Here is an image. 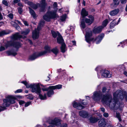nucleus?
<instances>
[{
	"mask_svg": "<svg viewBox=\"0 0 127 127\" xmlns=\"http://www.w3.org/2000/svg\"><path fill=\"white\" fill-rule=\"evenodd\" d=\"M104 34L102 33L96 37L95 40L96 41V43L98 44L99 43L104 37Z\"/></svg>",
	"mask_w": 127,
	"mask_h": 127,
	"instance_id": "16",
	"label": "nucleus"
},
{
	"mask_svg": "<svg viewBox=\"0 0 127 127\" xmlns=\"http://www.w3.org/2000/svg\"><path fill=\"white\" fill-rule=\"evenodd\" d=\"M28 98L30 100H32L33 99V96L32 95L28 96Z\"/></svg>",
	"mask_w": 127,
	"mask_h": 127,
	"instance_id": "54",
	"label": "nucleus"
},
{
	"mask_svg": "<svg viewBox=\"0 0 127 127\" xmlns=\"http://www.w3.org/2000/svg\"><path fill=\"white\" fill-rule=\"evenodd\" d=\"M61 51L62 53L65 52L67 49L66 47V45L64 43H62L61 47Z\"/></svg>",
	"mask_w": 127,
	"mask_h": 127,
	"instance_id": "27",
	"label": "nucleus"
},
{
	"mask_svg": "<svg viewBox=\"0 0 127 127\" xmlns=\"http://www.w3.org/2000/svg\"><path fill=\"white\" fill-rule=\"evenodd\" d=\"M79 115L81 117L84 118H87L88 116L87 112L83 110L79 112Z\"/></svg>",
	"mask_w": 127,
	"mask_h": 127,
	"instance_id": "18",
	"label": "nucleus"
},
{
	"mask_svg": "<svg viewBox=\"0 0 127 127\" xmlns=\"http://www.w3.org/2000/svg\"><path fill=\"white\" fill-rule=\"evenodd\" d=\"M124 74L126 76H127V72L126 71H124Z\"/></svg>",
	"mask_w": 127,
	"mask_h": 127,
	"instance_id": "64",
	"label": "nucleus"
},
{
	"mask_svg": "<svg viewBox=\"0 0 127 127\" xmlns=\"http://www.w3.org/2000/svg\"><path fill=\"white\" fill-rule=\"evenodd\" d=\"M28 41H29V42L30 43V44H32V41H31V40L29 39H28Z\"/></svg>",
	"mask_w": 127,
	"mask_h": 127,
	"instance_id": "62",
	"label": "nucleus"
},
{
	"mask_svg": "<svg viewBox=\"0 0 127 127\" xmlns=\"http://www.w3.org/2000/svg\"><path fill=\"white\" fill-rule=\"evenodd\" d=\"M31 92L37 95L41 93V89L38 83L33 84L31 88Z\"/></svg>",
	"mask_w": 127,
	"mask_h": 127,
	"instance_id": "8",
	"label": "nucleus"
},
{
	"mask_svg": "<svg viewBox=\"0 0 127 127\" xmlns=\"http://www.w3.org/2000/svg\"><path fill=\"white\" fill-rule=\"evenodd\" d=\"M8 17L11 19H12L13 17V14L12 13H10L7 15Z\"/></svg>",
	"mask_w": 127,
	"mask_h": 127,
	"instance_id": "44",
	"label": "nucleus"
},
{
	"mask_svg": "<svg viewBox=\"0 0 127 127\" xmlns=\"http://www.w3.org/2000/svg\"><path fill=\"white\" fill-rule=\"evenodd\" d=\"M51 51L55 55H57L59 52V50L57 47H55L52 49Z\"/></svg>",
	"mask_w": 127,
	"mask_h": 127,
	"instance_id": "33",
	"label": "nucleus"
},
{
	"mask_svg": "<svg viewBox=\"0 0 127 127\" xmlns=\"http://www.w3.org/2000/svg\"><path fill=\"white\" fill-rule=\"evenodd\" d=\"M103 28L102 26H95L93 28L92 30L93 32L95 34H97L100 33Z\"/></svg>",
	"mask_w": 127,
	"mask_h": 127,
	"instance_id": "13",
	"label": "nucleus"
},
{
	"mask_svg": "<svg viewBox=\"0 0 127 127\" xmlns=\"http://www.w3.org/2000/svg\"><path fill=\"white\" fill-rule=\"evenodd\" d=\"M109 115L108 113H104L103 114V116L105 117H107Z\"/></svg>",
	"mask_w": 127,
	"mask_h": 127,
	"instance_id": "51",
	"label": "nucleus"
},
{
	"mask_svg": "<svg viewBox=\"0 0 127 127\" xmlns=\"http://www.w3.org/2000/svg\"><path fill=\"white\" fill-rule=\"evenodd\" d=\"M61 69H58L57 70V72L58 73H60V74L56 78V79L57 80L58 78L59 79H64L66 77V74L65 70H63L62 71Z\"/></svg>",
	"mask_w": 127,
	"mask_h": 127,
	"instance_id": "10",
	"label": "nucleus"
},
{
	"mask_svg": "<svg viewBox=\"0 0 127 127\" xmlns=\"http://www.w3.org/2000/svg\"><path fill=\"white\" fill-rule=\"evenodd\" d=\"M74 28L72 26H69L67 30L70 31L71 32L73 31L74 30Z\"/></svg>",
	"mask_w": 127,
	"mask_h": 127,
	"instance_id": "42",
	"label": "nucleus"
},
{
	"mask_svg": "<svg viewBox=\"0 0 127 127\" xmlns=\"http://www.w3.org/2000/svg\"><path fill=\"white\" fill-rule=\"evenodd\" d=\"M15 98L12 96H9L7 98L4 99L2 106L0 107V112L6 109V107H9L10 104L15 103Z\"/></svg>",
	"mask_w": 127,
	"mask_h": 127,
	"instance_id": "3",
	"label": "nucleus"
},
{
	"mask_svg": "<svg viewBox=\"0 0 127 127\" xmlns=\"http://www.w3.org/2000/svg\"><path fill=\"white\" fill-rule=\"evenodd\" d=\"M66 15L65 14L62 16L61 17L60 19L62 21H65L66 19Z\"/></svg>",
	"mask_w": 127,
	"mask_h": 127,
	"instance_id": "41",
	"label": "nucleus"
},
{
	"mask_svg": "<svg viewBox=\"0 0 127 127\" xmlns=\"http://www.w3.org/2000/svg\"><path fill=\"white\" fill-rule=\"evenodd\" d=\"M9 34V33L7 32L5 30H3L0 31V36H2L4 35L7 34Z\"/></svg>",
	"mask_w": 127,
	"mask_h": 127,
	"instance_id": "38",
	"label": "nucleus"
},
{
	"mask_svg": "<svg viewBox=\"0 0 127 127\" xmlns=\"http://www.w3.org/2000/svg\"><path fill=\"white\" fill-rule=\"evenodd\" d=\"M84 100H83L82 101V104L83 105H86L87 104V103L85 102H84Z\"/></svg>",
	"mask_w": 127,
	"mask_h": 127,
	"instance_id": "59",
	"label": "nucleus"
},
{
	"mask_svg": "<svg viewBox=\"0 0 127 127\" xmlns=\"http://www.w3.org/2000/svg\"><path fill=\"white\" fill-rule=\"evenodd\" d=\"M73 107L76 108L78 110H81L83 109L84 107V106H82L79 103H77L74 101L73 103Z\"/></svg>",
	"mask_w": 127,
	"mask_h": 127,
	"instance_id": "15",
	"label": "nucleus"
},
{
	"mask_svg": "<svg viewBox=\"0 0 127 127\" xmlns=\"http://www.w3.org/2000/svg\"><path fill=\"white\" fill-rule=\"evenodd\" d=\"M61 127H67V125L66 124H64L61 126Z\"/></svg>",
	"mask_w": 127,
	"mask_h": 127,
	"instance_id": "57",
	"label": "nucleus"
},
{
	"mask_svg": "<svg viewBox=\"0 0 127 127\" xmlns=\"http://www.w3.org/2000/svg\"><path fill=\"white\" fill-rule=\"evenodd\" d=\"M76 45V42L75 41H72L70 42V43L68 44V46L69 47H72V45Z\"/></svg>",
	"mask_w": 127,
	"mask_h": 127,
	"instance_id": "40",
	"label": "nucleus"
},
{
	"mask_svg": "<svg viewBox=\"0 0 127 127\" xmlns=\"http://www.w3.org/2000/svg\"><path fill=\"white\" fill-rule=\"evenodd\" d=\"M101 111L103 112H104L105 111V109L103 108H101Z\"/></svg>",
	"mask_w": 127,
	"mask_h": 127,
	"instance_id": "63",
	"label": "nucleus"
},
{
	"mask_svg": "<svg viewBox=\"0 0 127 127\" xmlns=\"http://www.w3.org/2000/svg\"><path fill=\"white\" fill-rule=\"evenodd\" d=\"M49 123L50 124L54 125L57 126L58 127L61 124V120L59 119L55 118L50 120L49 121Z\"/></svg>",
	"mask_w": 127,
	"mask_h": 127,
	"instance_id": "11",
	"label": "nucleus"
},
{
	"mask_svg": "<svg viewBox=\"0 0 127 127\" xmlns=\"http://www.w3.org/2000/svg\"><path fill=\"white\" fill-rule=\"evenodd\" d=\"M22 92V90L21 89H19L17 90L15 92V93H20L21 92Z\"/></svg>",
	"mask_w": 127,
	"mask_h": 127,
	"instance_id": "50",
	"label": "nucleus"
},
{
	"mask_svg": "<svg viewBox=\"0 0 127 127\" xmlns=\"http://www.w3.org/2000/svg\"><path fill=\"white\" fill-rule=\"evenodd\" d=\"M106 125V123L104 119H101L98 122V126L99 127H104Z\"/></svg>",
	"mask_w": 127,
	"mask_h": 127,
	"instance_id": "19",
	"label": "nucleus"
},
{
	"mask_svg": "<svg viewBox=\"0 0 127 127\" xmlns=\"http://www.w3.org/2000/svg\"><path fill=\"white\" fill-rule=\"evenodd\" d=\"M28 5L34 9H37L38 6L40 7V4L39 3H36V4H34L32 2L29 1L28 2Z\"/></svg>",
	"mask_w": 127,
	"mask_h": 127,
	"instance_id": "17",
	"label": "nucleus"
},
{
	"mask_svg": "<svg viewBox=\"0 0 127 127\" xmlns=\"http://www.w3.org/2000/svg\"><path fill=\"white\" fill-rule=\"evenodd\" d=\"M2 3L6 6H8V4L6 0H3L2 1Z\"/></svg>",
	"mask_w": 127,
	"mask_h": 127,
	"instance_id": "47",
	"label": "nucleus"
},
{
	"mask_svg": "<svg viewBox=\"0 0 127 127\" xmlns=\"http://www.w3.org/2000/svg\"><path fill=\"white\" fill-rule=\"evenodd\" d=\"M30 31L29 29H26L25 30L21 31V34L24 35H26L28 34Z\"/></svg>",
	"mask_w": 127,
	"mask_h": 127,
	"instance_id": "30",
	"label": "nucleus"
},
{
	"mask_svg": "<svg viewBox=\"0 0 127 127\" xmlns=\"http://www.w3.org/2000/svg\"><path fill=\"white\" fill-rule=\"evenodd\" d=\"M92 35V32L90 29H89L88 32H86L85 35V40L88 43H90L91 41H93L94 38H91Z\"/></svg>",
	"mask_w": 127,
	"mask_h": 127,
	"instance_id": "9",
	"label": "nucleus"
},
{
	"mask_svg": "<svg viewBox=\"0 0 127 127\" xmlns=\"http://www.w3.org/2000/svg\"><path fill=\"white\" fill-rule=\"evenodd\" d=\"M20 1V0H14L13 1V2L14 3H16Z\"/></svg>",
	"mask_w": 127,
	"mask_h": 127,
	"instance_id": "56",
	"label": "nucleus"
},
{
	"mask_svg": "<svg viewBox=\"0 0 127 127\" xmlns=\"http://www.w3.org/2000/svg\"><path fill=\"white\" fill-rule=\"evenodd\" d=\"M6 52L8 56L12 55L14 56L17 54L16 51L12 50L7 51Z\"/></svg>",
	"mask_w": 127,
	"mask_h": 127,
	"instance_id": "22",
	"label": "nucleus"
},
{
	"mask_svg": "<svg viewBox=\"0 0 127 127\" xmlns=\"http://www.w3.org/2000/svg\"><path fill=\"white\" fill-rule=\"evenodd\" d=\"M39 96L41 99L44 100L46 99V94H45L44 95H43L41 94V93L39 94H38Z\"/></svg>",
	"mask_w": 127,
	"mask_h": 127,
	"instance_id": "34",
	"label": "nucleus"
},
{
	"mask_svg": "<svg viewBox=\"0 0 127 127\" xmlns=\"http://www.w3.org/2000/svg\"><path fill=\"white\" fill-rule=\"evenodd\" d=\"M31 101H29L25 103V107H27L29 106L31 104Z\"/></svg>",
	"mask_w": 127,
	"mask_h": 127,
	"instance_id": "46",
	"label": "nucleus"
},
{
	"mask_svg": "<svg viewBox=\"0 0 127 127\" xmlns=\"http://www.w3.org/2000/svg\"><path fill=\"white\" fill-rule=\"evenodd\" d=\"M49 88V87L48 88H42V90L43 91H48V90H49V89H50V88Z\"/></svg>",
	"mask_w": 127,
	"mask_h": 127,
	"instance_id": "52",
	"label": "nucleus"
},
{
	"mask_svg": "<svg viewBox=\"0 0 127 127\" xmlns=\"http://www.w3.org/2000/svg\"><path fill=\"white\" fill-rule=\"evenodd\" d=\"M3 16L1 13L0 12V20H1L3 19Z\"/></svg>",
	"mask_w": 127,
	"mask_h": 127,
	"instance_id": "61",
	"label": "nucleus"
},
{
	"mask_svg": "<svg viewBox=\"0 0 127 127\" xmlns=\"http://www.w3.org/2000/svg\"><path fill=\"white\" fill-rule=\"evenodd\" d=\"M19 104L22 106H23L24 104L25 103V102L22 100H20L19 102Z\"/></svg>",
	"mask_w": 127,
	"mask_h": 127,
	"instance_id": "45",
	"label": "nucleus"
},
{
	"mask_svg": "<svg viewBox=\"0 0 127 127\" xmlns=\"http://www.w3.org/2000/svg\"><path fill=\"white\" fill-rule=\"evenodd\" d=\"M45 50L39 53H35L32 55L30 56L29 58V60L32 61L38 57L43 55L46 53L50 52L51 49L50 48L47 46H46L44 47Z\"/></svg>",
	"mask_w": 127,
	"mask_h": 127,
	"instance_id": "4",
	"label": "nucleus"
},
{
	"mask_svg": "<svg viewBox=\"0 0 127 127\" xmlns=\"http://www.w3.org/2000/svg\"><path fill=\"white\" fill-rule=\"evenodd\" d=\"M51 32L53 37L54 38H56L58 35V36L60 35L58 32H56L53 30L51 31Z\"/></svg>",
	"mask_w": 127,
	"mask_h": 127,
	"instance_id": "25",
	"label": "nucleus"
},
{
	"mask_svg": "<svg viewBox=\"0 0 127 127\" xmlns=\"http://www.w3.org/2000/svg\"><path fill=\"white\" fill-rule=\"evenodd\" d=\"M23 23H24V24L26 25V26H28V23L26 21H23Z\"/></svg>",
	"mask_w": 127,
	"mask_h": 127,
	"instance_id": "60",
	"label": "nucleus"
},
{
	"mask_svg": "<svg viewBox=\"0 0 127 127\" xmlns=\"http://www.w3.org/2000/svg\"><path fill=\"white\" fill-rule=\"evenodd\" d=\"M116 117L120 121H121V117L120 114L117 112H116Z\"/></svg>",
	"mask_w": 127,
	"mask_h": 127,
	"instance_id": "43",
	"label": "nucleus"
},
{
	"mask_svg": "<svg viewBox=\"0 0 127 127\" xmlns=\"http://www.w3.org/2000/svg\"><path fill=\"white\" fill-rule=\"evenodd\" d=\"M88 17L90 19L86 18L85 20L86 23L88 24V25H90L92 23H93L94 20V17L92 15H89Z\"/></svg>",
	"mask_w": 127,
	"mask_h": 127,
	"instance_id": "14",
	"label": "nucleus"
},
{
	"mask_svg": "<svg viewBox=\"0 0 127 127\" xmlns=\"http://www.w3.org/2000/svg\"><path fill=\"white\" fill-rule=\"evenodd\" d=\"M121 44L122 45V47L123 48L124 47V46H127V40H125L122 42H121L120 44L119 45H118V46H120Z\"/></svg>",
	"mask_w": 127,
	"mask_h": 127,
	"instance_id": "32",
	"label": "nucleus"
},
{
	"mask_svg": "<svg viewBox=\"0 0 127 127\" xmlns=\"http://www.w3.org/2000/svg\"><path fill=\"white\" fill-rule=\"evenodd\" d=\"M45 21L43 20H41L37 26V29L33 31L32 32V37L34 39H37L39 36V31L41 29V27L45 24Z\"/></svg>",
	"mask_w": 127,
	"mask_h": 127,
	"instance_id": "5",
	"label": "nucleus"
},
{
	"mask_svg": "<svg viewBox=\"0 0 127 127\" xmlns=\"http://www.w3.org/2000/svg\"><path fill=\"white\" fill-rule=\"evenodd\" d=\"M113 1L114 5L117 6L120 3L119 0H113Z\"/></svg>",
	"mask_w": 127,
	"mask_h": 127,
	"instance_id": "39",
	"label": "nucleus"
},
{
	"mask_svg": "<svg viewBox=\"0 0 127 127\" xmlns=\"http://www.w3.org/2000/svg\"><path fill=\"white\" fill-rule=\"evenodd\" d=\"M108 23V20L107 19H106L103 22L102 24V25L101 26L103 27L104 28L106 26Z\"/></svg>",
	"mask_w": 127,
	"mask_h": 127,
	"instance_id": "37",
	"label": "nucleus"
},
{
	"mask_svg": "<svg viewBox=\"0 0 127 127\" xmlns=\"http://www.w3.org/2000/svg\"><path fill=\"white\" fill-rule=\"evenodd\" d=\"M119 11V9L117 8L109 12V14L111 16H114L117 14Z\"/></svg>",
	"mask_w": 127,
	"mask_h": 127,
	"instance_id": "20",
	"label": "nucleus"
},
{
	"mask_svg": "<svg viewBox=\"0 0 127 127\" xmlns=\"http://www.w3.org/2000/svg\"><path fill=\"white\" fill-rule=\"evenodd\" d=\"M56 13L54 11H49L43 16V19L46 21H49L51 19L55 18L56 17Z\"/></svg>",
	"mask_w": 127,
	"mask_h": 127,
	"instance_id": "7",
	"label": "nucleus"
},
{
	"mask_svg": "<svg viewBox=\"0 0 127 127\" xmlns=\"http://www.w3.org/2000/svg\"><path fill=\"white\" fill-rule=\"evenodd\" d=\"M26 36H24L23 37L22 36L20 35L19 33L17 32L13 35L11 36V40L7 41L5 45L6 48L10 46H13L16 49H18L21 47L22 44L19 42L16 41L20 38H26Z\"/></svg>",
	"mask_w": 127,
	"mask_h": 127,
	"instance_id": "2",
	"label": "nucleus"
},
{
	"mask_svg": "<svg viewBox=\"0 0 127 127\" xmlns=\"http://www.w3.org/2000/svg\"><path fill=\"white\" fill-rule=\"evenodd\" d=\"M18 9L19 13L20 14H21L23 12V10L20 7H19L18 8Z\"/></svg>",
	"mask_w": 127,
	"mask_h": 127,
	"instance_id": "48",
	"label": "nucleus"
},
{
	"mask_svg": "<svg viewBox=\"0 0 127 127\" xmlns=\"http://www.w3.org/2000/svg\"><path fill=\"white\" fill-rule=\"evenodd\" d=\"M22 83L24 84L26 86L27 88H30L31 89L33 84H31L28 83L26 81H23Z\"/></svg>",
	"mask_w": 127,
	"mask_h": 127,
	"instance_id": "28",
	"label": "nucleus"
},
{
	"mask_svg": "<svg viewBox=\"0 0 127 127\" xmlns=\"http://www.w3.org/2000/svg\"><path fill=\"white\" fill-rule=\"evenodd\" d=\"M40 11L43 12L45 11L46 6L47 3H46V0H41L40 2Z\"/></svg>",
	"mask_w": 127,
	"mask_h": 127,
	"instance_id": "12",
	"label": "nucleus"
},
{
	"mask_svg": "<svg viewBox=\"0 0 127 127\" xmlns=\"http://www.w3.org/2000/svg\"><path fill=\"white\" fill-rule=\"evenodd\" d=\"M57 42L59 44L62 43L63 42V40L61 34L57 37Z\"/></svg>",
	"mask_w": 127,
	"mask_h": 127,
	"instance_id": "31",
	"label": "nucleus"
},
{
	"mask_svg": "<svg viewBox=\"0 0 127 127\" xmlns=\"http://www.w3.org/2000/svg\"><path fill=\"white\" fill-rule=\"evenodd\" d=\"M5 48L4 47L1 46L0 47V51H1L5 50Z\"/></svg>",
	"mask_w": 127,
	"mask_h": 127,
	"instance_id": "49",
	"label": "nucleus"
},
{
	"mask_svg": "<svg viewBox=\"0 0 127 127\" xmlns=\"http://www.w3.org/2000/svg\"><path fill=\"white\" fill-rule=\"evenodd\" d=\"M101 67L100 66H98L95 68V70L97 71V73L98 78H100V75L98 73L99 71L101 74L102 78H110L111 76V75L108 71L106 70H101Z\"/></svg>",
	"mask_w": 127,
	"mask_h": 127,
	"instance_id": "6",
	"label": "nucleus"
},
{
	"mask_svg": "<svg viewBox=\"0 0 127 127\" xmlns=\"http://www.w3.org/2000/svg\"><path fill=\"white\" fill-rule=\"evenodd\" d=\"M109 91H107L106 87H103L102 89V92L98 91L94 93L92 98L96 101L99 100L101 98L102 102L103 103L108 104L111 109L121 110L124 106L122 103H120L118 99L122 100L125 97L127 101V92L125 91L118 90L113 93V99L111 95L108 94Z\"/></svg>",
	"mask_w": 127,
	"mask_h": 127,
	"instance_id": "1",
	"label": "nucleus"
},
{
	"mask_svg": "<svg viewBox=\"0 0 127 127\" xmlns=\"http://www.w3.org/2000/svg\"><path fill=\"white\" fill-rule=\"evenodd\" d=\"M80 26L81 28H83V29H84L85 27V23L84 20L83 19H82L81 20Z\"/></svg>",
	"mask_w": 127,
	"mask_h": 127,
	"instance_id": "36",
	"label": "nucleus"
},
{
	"mask_svg": "<svg viewBox=\"0 0 127 127\" xmlns=\"http://www.w3.org/2000/svg\"><path fill=\"white\" fill-rule=\"evenodd\" d=\"M120 0L122 4L125 3L127 1V0Z\"/></svg>",
	"mask_w": 127,
	"mask_h": 127,
	"instance_id": "53",
	"label": "nucleus"
},
{
	"mask_svg": "<svg viewBox=\"0 0 127 127\" xmlns=\"http://www.w3.org/2000/svg\"><path fill=\"white\" fill-rule=\"evenodd\" d=\"M81 14L82 17L84 18L85 16H87L88 14V13L85 9L83 8L82 10Z\"/></svg>",
	"mask_w": 127,
	"mask_h": 127,
	"instance_id": "24",
	"label": "nucleus"
},
{
	"mask_svg": "<svg viewBox=\"0 0 127 127\" xmlns=\"http://www.w3.org/2000/svg\"><path fill=\"white\" fill-rule=\"evenodd\" d=\"M116 22L115 20H114L110 24V27L111 29L114 28L116 25Z\"/></svg>",
	"mask_w": 127,
	"mask_h": 127,
	"instance_id": "35",
	"label": "nucleus"
},
{
	"mask_svg": "<svg viewBox=\"0 0 127 127\" xmlns=\"http://www.w3.org/2000/svg\"><path fill=\"white\" fill-rule=\"evenodd\" d=\"M29 9L30 13L34 18H35L36 17V14L34 11L30 7H29Z\"/></svg>",
	"mask_w": 127,
	"mask_h": 127,
	"instance_id": "29",
	"label": "nucleus"
},
{
	"mask_svg": "<svg viewBox=\"0 0 127 127\" xmlns=\"http://www.w3.org/2000/svg\"><path fill=\"white\" fill-rule=\"evenodd\" d=\"M53 6L54 7L56 8L57 6V4L56 2H54L53 4Z\"/></svg>",
	"mask_w": 127,
	"mask_h": 127,
	"instance_id": "55",
	"label": "nucleus"
},
{
	"mask_svg": "<svg viewBox=\"0 0 127 127\" xmlns=\"http://www.w3.org/2000/svg\"><path fill=\"white\" fill-rule=\"evenodd\" d=\"M54 94V92L53 89H49L48 90L47 93V96L49 97H50L51 95H53Z\"/></svg>",
	"mask_w": 127,
	"mask_h": 127,
	"instance_id": "26",
	"label": "nucleus"
},
{
	"mask_svg": "<svg viewBox=\"0 0 127 127\" xmlns=\"http://www.w3.org/2000/svg\"><path fill=\"white\" fill-rule=\"evenodd\" d=\"M18 6H21V7H23V5L22 3L21 2H19L18 4Z\"/></svg>",
	"mask_w": 127,
	"mask_h": 127,
	"instance_id": "58",
	"label": "nucleus"
},
{
	"mask_svg": "<svg viewBox=\"0 0 127 127\" xmlns=\"http://www.w3.org/2000/svg\"><path fill=\"white\" fill-rule=\"evenodd\" d=\"M98 120L97 117H91L89 119L90 122L92 123H96L98 121Z\"/></svg>",
	"mask_w": 127,
	"mask_h": 127,
	"instance_id": "21",
	"label": "nucleus"
},
{
	"mask_svg": "<svg viewBox=\"0 0 127 127\" xmlns=\"http://www.w3.org/2000/svg\"><path fill=\"white\" fill-rule=\"evenodd\" d=\"M62 85H58L55 86H52L49 87V88L53 90L59 89L62 88Z\"/></svg>",
	"mask_w": 127,
	"mask_h": 127,
	"instance_id": "23",
	"label": "nucleus"
}]
</instances>
